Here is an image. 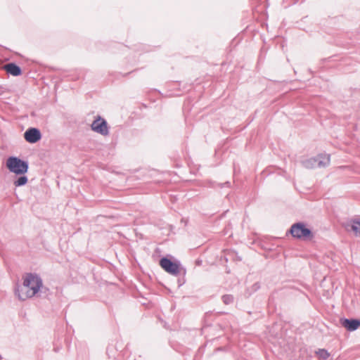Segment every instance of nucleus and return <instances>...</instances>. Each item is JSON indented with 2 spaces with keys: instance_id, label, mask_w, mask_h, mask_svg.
Listing matches in <instances>:
<instances>
[{
  "instance_id": "obj_1",
  "label": "nucleus",
  "mask_w": 360,
  "mask_h": 360,
  "mask_svg": "<svg viewBox=\"0 0 360 360\" xmlns=\"http://www.w3.org/2000/svg\"><path fill=\"white\" fill-rule=\"evenodd\" d=\"M43 282L41 278L34 274H27L23 278V287L26 290L25 292L22 290H15V295L21 300H25L27 298L34 297L42 287Z\"/></svg>"
},
{
  "instance_id": "obj_2",
  "label": "nucleus",
  "mask_w": 360,
  "mask_h": 360,
  "mask_svg": "<svg viewBox=\"0 0 360 360\" xmlns=\"http://www.w3.org/2000/svg\"><path fill=\"white\" fill-rule=\"evenodd\" d=\"M6 167L11 172L18 175L25 174L29 168L27 162L13 156L7 159Z\"/></svg>"
},
{
  "instance_id": "obj_3",
  "label": "nucleus",
  "mask_w": 360,
  "mask_h": 360,
  "mask_svg": "<svg viewBox=\"0 0 360 360\" xmlns=\"http://www.w3.org/2000/svg\"><path fill=\"white\" fill-rule=\"evenodd\" d=\"M289 232L293 238L303 240H311L314 237L311 231L301 222L292 224Z\"/></svg>"
},
{
  "instance_id": "obj_4",
  "label": "nucleus",
  "mask_w": 360,
  "mask_h": 360,
  "mask_svg": "<svg viewBox=\"0 0 360 360\" xmlns=\"http://www.w3.org/2000/svg\"><path fill=\"white\" fill-rule=\"evenodd\" d=\"M330 163V156L328 155H319L315 158H309L302 162V165L307 169L316 167H325Z\"/></svg>"
},
{
  "instance_id": "obj_5",
  "label": "nucleus",
  "mask_w": 360,
  "mask_h": 360,
  "mask_svg": "<svg viewBox=\"0 0 360 360\" xmlns=\"http://www.w3.org/2000/svg\"><path fill=\"white\" fill-rule=\"evenodd\" d=\"M91 129L103 136H107L109 134L107 122L100 116L92 122Z\"/></svg>"
},
{
  "instance_id": "obj_6",
  "label": "nucleus",
  "mask_w": 360,
  "mask_h": 360,
  "mask_svg": "<svg viewBox=\"0 0 360 360\" xmlns=\"http://www.w3.org/2000/svg\"><path fill=\"white\" fill-rule=\"evenodd\" d=\"M160 265L165 271L172 275L176 276L179 274V265L169 259L162 258L160 261Z\"/></svg>"
},
{
  "instance_id": "obj_7",
  "label": "nucleus",
  "mask_w": 360,
  "mask_h": 360,
  "mask_svg": "<svg viewBox=\"0 0 360 360\" xmlns=\"http://www.w3.org/2000/svg\"><path fill=\"white\" fill-rule=\"evenodd\" d=\"M25 139L31 143H34L41 139L40 131L37 128H30L24 134Z\"/></svg>"
},
{
  "instance_id": "obj_8",
  "label": "nucleus",
  "mask_w": 360,
  "mask_h": 360,
  "mask_svg": "<svg viewBox=\"0 0 360 360\" xmlns=\"http://www.w3.org/2000/svg\"><path fill=\"white\" fill-rule=\"evenodd\" d=\"M340 323L349 331H354L360 326V320L342 319Z\"/></svg>"
},
{
  "instance_id": "obj_9",
  "label": "nucleus",
  "mask_w": 360,
  "mask_h": 360,
  "mask_svg": "<svg viewBox=\"0 0 360 360\" xmlns=\"http://www.w3.org/2000/svg\"><path fill=\"white\" fill-rule=\"evenodd\" d=\"M4 68L7 73L13 76H19L22 74L21 68L13 63H10L5 65Z\"/></svg>"
},
{
  "instance_id": "obj_10",
  "label": "nucleus",
  "mask_w": 360,
  "mask_h": 360,
  "mask_svg": "<svg viewBox=\"0 0 360 360\" xmlns=\"http://www.w3.org/2000/svg\"><path fill=\"white\" fill-rule=\"evenodd\" d=\"M351 229L355 235L360 236V221L359 219H354L351 221Z\"/></svg>"
},
{
  "instance_id": "obj_11",
  "label": "nucleus",
  "mask_w": 360,
  "mask_h": 360,
  "mask_svg": "<svg viewBox=\"0 0 360 360\" xmlns=\"http://www.w3.org/2000/svg\"><path fill=\"white\" fill-rule=\"evenodd\" d=\"M27 177L26 176H20L17 179H15L13 182L15 186H22L25 185L27 183Z\"/></svg>"
},
{
  "instance_id": "obj_12",
  "label": "nucleus",
  "mask_w": 360,
  "mask_h": 360,
  "mask_svg": "<svg viewBox=\"0 0 360 360\" xmlns=\"http://www.w3.org/2000/svg\"><path fill=\"white\" fill-rule=\"evenodd\" d=\"M316 354L321 359H322L323 360L327 359L330 355L329 353L326 350L323 349H319V351L316 352Z\"/></svg>"
},
{
  "instance_id": "obj_13",
  "label": "nucleus",
  "mask_w": 360,
  "mask_h": 360,
  "mask_svg": "<svg viewBox=\"0 0 360 360\" xmlns=\"http://www.w3.org/2000/svg\"><path fill=\"white\" fill-rule=\"evenodd\" d=\"M221 299L225 304H229L233 302V297L231 295H224Z\"/></svg>"
}]
</instances>
